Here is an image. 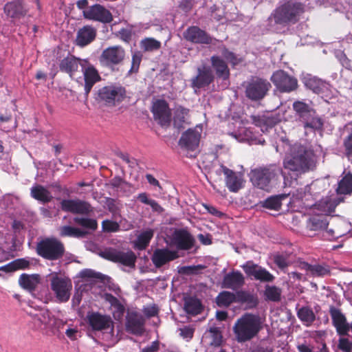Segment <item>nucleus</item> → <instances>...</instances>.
<instances>
[{
	"label": "nucleus",
	"mask_w": 352,
	"mask_h": 352,
	"mask_svg": "<svg viewBox=\"0 0 352 352\" xmlns=\"http://www.w3.org/2000/svg\"><path fill=\"white\" fill-rule=\"evenodd\" d=\"M322 153L320 146H316L315 150L305 146L295 144L291 146L289 152L283 160L285 169L303 174L314 170L316 167L317 158Z\"/></svg>",
	"instance_id": "f257e3e1"
},
{
	"label": "nucleus",
	"mask_w": 352,
	"mask_h": 352,
	"mask_svg": "<svg viewBox=\"0 0 352 352\" xmlns=\"http://www.w3.org/2000/svg\"><path fill=\"white\" fill-rule=\"evenodd\" d=\"M261 329L262 321L258 316L245 314L236 321L233 331L239 342H245L256 337Z\"/></svg>",
	"instance_id": "f03ea898"
},
{
	"label": "nucleus",
	"mask_w": 352,
	"mask_h": 352,
	"mask_svg": "<svg viewBox=\"0 0 352 352\" xmlns=\"http://www.w3.org/2000/svg\"><path fill=\"white\" fill-rule=\"evenodd\" d=\"M293 109L296 112V119L302 124L305 133L322 132L324 120L308 104L301 101H296L293 103Z\"/></svg>",
	"instance_id": "7ed1b4c3"
},
{
	"label": "nucleus",
	"mask_w": 352,
	"mask_h": 352,
	"mask_svg": "<svg viewBox=\"0 0 352 352\" xmlns=\"http://www.w3.org/2000/svg\"><path fill=\"white\" fill-rule=\"evenodd\" d=\"M304 12V6L296 0H287L277 7L269 17V21L285 25L296 23Z\"/></svg>",
	"instance_id": "20e7f679"
},
{
	"label": "nucleus",
	"mask_w": 352,
	"mask_h": 352,
	"mask_svg": "<svg viewBox=\"0 0 352 352\" xmlns=\"http://www.w3.org/2000/svg\"><path fill=\"white\" fill-rule=\"evenodd\" d=\"M283 174L282 168L276 164L256 168L250 172V180L252 184L262 190L269 191L271 182Z\"/></svg>",
	"instance_id": "39448f33"
},
{
	"label": "nucleus",
	"mask_w": 352,
	"mask_h": 352,
	"mask_svg": "<svg viewBox=\"0 0 352 352\" xmlns=\"http://www.w3.org/2000/svg\"><path fill=\"white\" fill-rule=\"evenodd\" d=\"M36 254L42 258L56 261L63 257L65 249L62 241L55 237H45L36 243Z\"/></svg>",
	"instance_id": "423d86ee"
},
{
	"label": "nucleus",
	"mask_w": 352,
	"mask_h": 352,
	"mask_svg": "<svg viewBox=\"0 0 352 352\" xmlns=\"http://www.w3.org/2000/svg\"><path fill=\"white\" fill-rule=\"evenodd\" d=\"M244 87L246 97L251 100L257 101L265 96L271 85L266 80L254 77L245 82Z\"/></svg>",
	"instance_id": "0eeeda50"
},
{
	"label": "nucleus",
	"mask_w": 352,
	"mask_h": 352,
	"mask_svg": "<svg viewBox=\"0 0 352 352\" xmlns=\"http://www.w3.org/2000/svg\"><path fill=\"white\" fill-rule=\"evenodd\" d=\"M100 255L109 261L119 263L123 265L134 267L136 256L131 250L123 251L113 248L104 249Z\"/></svg>",
	"instance_id": "6e6552de"
},
{
	"label": "nucleus",
	"mask_w": 352,
	"mask_h": 352,
	"mask_svg": "<svg viewBox=\"0 0 352 352\" xmlns=\"http://www.w3.org/2000/svg\"><path fill=\"white\" fill-rule=\"evenodd\" d=\"M126 95L125 89L120 85L105 86L98 90V100L109 105H115L123 100Z\"/></svg>",
	"instance_id": "1a4fd4ad"
},
{
	"label": "nucleus",
	"mask_w": 352,
	"mask_h": 352,
	"mask_svg": "<svg viewBox=\"0 0 352 352\" xmlns=\"http://www.w3.org/2000/svg\"><path fill=\"white\" fill-rule=\"evenodd\" d=\"M201 133L202 126L201 125H197L195 128L188 129L182 133L179 140V146L187 151H197L199 145Z\"/></svg>",
	"instance_id": "9d476101"
},
{
	"label": "nucleus",
	"mask_w": 352,
	"mask_h": 352,
	"mask_svg": "<svg viewBox=\"0 0 352 352\" xmlns=\"http://www.w3.org/2000/svg\"><path fill=\"white\" fill-rule=\"evenodd\" d=\"M51 288L58 300L65 302L69 299L72 284L70 280L55 275L51 279Z\"/></svg>",
	"instance_id": "9b49d317"
},
{
	"label": "nucleus",
	"mask_w": 352,
	"mask_h": 352,
	"mask_svg": "<svg viewBox=\"0 0 352 352\" xmlns=\"http://www.w3.org/2000/svg\"><path fill=\"white\" fill-rule=\"evenodd\" d=\"M271 80L280 92H291L298 86L297 79L283 70L275 72L271 77Z\"/></svg>",
	"instance_id": "f8f14e48"
},
{
	"label": "nucleus",
	"mask_w": 352,
	"mask_h": 352,
	"mask_svg": "<svg viewBox=\"0 0 352 352\" xmlns=\"http://www.w3.org/2000/svg\"><path fill=\"white\" fill-rule=\"evenodd\" d=\"M126 52L120 45H114L104 49L100 56V61L107 67L120 65L125 58Z\"/></svg>",
	"instance_id": "ddd939ff"
},
{
	"label": "nucleus",
	"mask_w": 352,
	"mask_h": 352,
	"mask_svg": "<svg viewBox=\"0 0 352 352\" xmlns=\"http://www.w3.org/2000/svg\"><path fill=\"white\" fill-rule=\"evenodd\" d=\"M87 322L93 331H109L113 332V322L109 316L98 312H88Z\"/></svg>",
	"instance_id": "4468645a"
},
{
	"label": "nucleus",
	"mask_w": 352,
	"mask_h": 352,
	"mask_svg": "<svg viewBox=\"0 0 352 352\" xmlns=\"http://www.w3.org/2000/svg\"><path fill=\"white\" fill-rule=\"evenodd\" d=\"M245 273L252 277L254 280L264 283H272L274 280V276L265 268L255 264L253 261H247L243 266Z\"/></svg>",
	"instance_id": "2eb2a0df"
},
{
	"label": "nucleus",
	"mask_w": 352,
	"mask_h": 352,
	"mask_svg": "<svg viewBox=\"0 0 352 352\" xmlns=\"http://www.w3.org/2000/svg\"><path fill=\"white\" fill-rule=\"evenodd\" d=\"M83 16L89 20L109 23L113 21V16L109 10L100 4H94L82 11Z\"/></svg>",
	"instance_id": "dca6fc26"
},
{
	"label": "nucleus",
	"mask_w": 352,
	"mask_h": 352,
	"mask_svg": "<svg viewBox=\"0 0 352 352\" xmlns=\"http://www.w3.org/2000/svg\"><path fill=\"white\" fill-rule=\"evenodd\" d=\"M84 76L85 94L87 96L96 82L100 80L98 70L87 60H82L80 64Z\"/></svg>",
	"instance_id": "f3484780"
},
{
	"label": "nucleus",
	"mask_w": 352,
	"mask_h": 352,
	"mask_svg": "<svg viewBox=\"0 0 352 352\" xmlns=\"http://www.w3.org/2000/svg\"><path fill=\"white\" fill-rule=\"evenodd\" d=\"M154 119L161 126H168L171 121V111L168 104L164 100H157L152 106Z\"/></svg>",
	"instance_id": "a211bd4d"
},
{
	"label": "nucleus",
	"mask_w": 352,
	"mask_h": 352,
	"mask_svg": "<svg viewBox=\"0 0 352 352\" xmlns=\"http://www.w3.org/2000/svg\"><path fill=\"white\" fill-rule=\"evenodd\" d=\"M194 243V238L184 229L175 230L170 237V244L178 250H188Z\"/></svg>",
	"instance_id": "6ab92c4d"
},
{
	"label": "nucleus",
	"mask_w": 352,
	"mask_h": 352,
	"mask_svg": "<svg viewBox=\"0 0 352 352\" xmlns=\"http://www.w3.org/2000/svg\"><path fill=\"white\" fill-rule=\"evenodd\" d=\"M145 320L143 316L136 312H129L126 317V329L135 336H142L144 332Z\"/></svg>",
	"instance_id": "aec40b11"
},
{
	"label": "nucleus",
	"mask_w": 352,
	"mask_h": 352,
	"mask_svg": "<svg viewBox=\"0 0 352 352\" xmlns=\"http://www.w3.org/2000/svg\"><path fill=\"white\" fill-rule=\"evenodd\" d=\"M303 82L306 87L322 97H327L331 92V85L316 76L308 74L303 78Z\"/></svg>",
	"instance_id": "412c9836"
},
{
	"label": "nucleus",
	"mask_w": 352,
	"mask_h": 352,
	"mask_svg": "<svg viewBox=\"0 0 352 352\" xmlns=\"http://www.w3.org/2000/svg\"><path fill=\"white\" fill-rule=\"evenodd\" d=\"M214 80V76L210 67L203 65L197 68V75L191 79V87L197 89L208 86Z\"/></svg>",
	"instance_id": "4be33fe9"
},
{
	"label": "nucleus",
	"mask_w": 352,
	"mask_h": 352,
	"mask_svg": "<svg viewBox=\"0 0 352 352\" xmlns=\"http://www.w3.org/2000/svg\"><path fill=\"white\" fill-rule=\"evenodd\" d=\"M61 208L66 212L82 214L93 211V208L88 202L80 199H64L61 201Z\"/></svg>",
	"instance_id": "5701e85b"
},
{
	"label": "nucleus",
	"mask_w": 352,
	"mask_h": 352,
	"mask_svg": "<svg viewBox=\"0 0 352 352\" xmlns=\"http://www.w3.org/2000/svg\"><path fill=\"white\" fill-rule=\"evenodd\" d=\"M183 36L186 41L194 43L210 44L212 42V38L197 26L187 28L184 32Z\"/></svg>",
	"instance_id": "b1692460"
},
{
	"label": "nucleus",
	"mask_w": 352,
	"mask_h": 352,
	"mask_svg": "<svg viewBox=\"0 0 352 352\" xmlns=\"http://www.w3.org/2000/svg\"><path fill=\"white\" fill-rule=\"evenodd\" d=\"M177 257L175 252L166 248H156L151 255V259L156 268H160Z\"/></svg>",
	"instance_id": "393cba45"
},
{
	"label": "nucleus",
	"mask_w": 352,
	"mask_h": 352,
	"mask_svg": "<svg viewBox=\"0 0 352 352\" xmlns=\"http://www.w3.org/2000/svg\"><path fill=\"white\" fill-rule=\"evenodd\" d=\"M329 314L337 333L340 336L347 334L350 330V324L347 322L346 318L341 310L332 306L329 309Z\"/></svg>",
	"instance_id": "a878e982"
},
{
	"label": "nucleus",
	"mask_w": 352,
	"mask_h": 352,
	"mask_svg": "<svg viewBox=\"0 0 352 352\" xmlns=\"http://www.w3.org/2000/svg\"><path fill=\"white\" fill-rule=\"evenodd\" d=\"M220 169L226 176V184L230 191L236 192L243 188V179L241 174L235 173L223 165H221Z\"/></svg>",
	"instance_id": "bb28decb"
},
{
	"label": "nucleus",
	"mask_w": 352,
	"mask_h": 352,
	"mask_svg": "<svg viewBox=\"0 0 352 352\" xmlns=\"http://www.w3.org/2000/svg\"><path fill=\"white\" fill-rule=\"evenodd\" d=\"M342 201V198L335 195L326 197L315 204L314 208L325 215L329 214L335 210L336 207Z\"/></svg>",
	"instance_id": "cd10ccee"
},
{
	"label": "nucleus",
	"mask_w": 352,
	"mask_h": 352,
	"mask_svg": "<svg viewBox=\"0 0 352 352\" xmlns=\"http://www.w3.org/2000/svg\"><path fill=\"white\" fill-rule=\"evenodd\" d=\"M97 30L91 25H85L80 28L77 32L76 44L80 47H85L96 38Z\"/></svg>",
	"instance_id": "c85d7f7f"
},
{
	"label": "nucleus",
	"mask_w": 352,
	"mask_h": 352,
	"mask_svg": "<svg viewBox=\"0 0 352 352\" xmlns=\"http://www.w3.org/2000/svg\"><path fill=\"white\" fill-rule=\"evenodd\" d=\"M244 276L239 271H232L223 277V287L232 290H236L244 284Z\"/></svg>",
	"instance_id": "c756f323"
},
{
	"label": "nucleus",
	"mask_w": 352,
	"mask_h": 352,
	"mask_svg": "<svg viewBox=\"0 0 352 352\" xmlns=\"http://www.w3.org/2000/svg\"><path fill=\"white\" fill-rule=\"evenodd\" d=\"M104 298L105 301L109 303L114 319L120 320L125 312V307L123 302L111 294H105Z\"/></svg>",
	"instance_id": "7c9ffc66"
},
{
	"label": "nucleus",
	"mask_w": 352,
	"mask_h": 352,
	"mask_svg": "<svg viewBox=\"0 0 352 352\" xmlns=\"http://www.w3.org/2000/svg\"><path fill=\"white\" fill-rule=\"evenodd\" d=\"M82 60L73 56H68L60 60L59 69L62 72L68 74L71 78H74L78 71Z\"/></svg>",
	"instance_id": "2f4dec72"
},
{
	"label": "nucleus",
	"mask_w": 352,
	"mask_h": 352,
	"mask_svg": "<svg viewBox=\"0 0 352 352\" xmlns=\"http://www.w3.org/2000/svg\"><path fill=\"white\" fill-rule=\"evenodd\" d=\"M230 135L239 142H248L250 144H263L265 142V140L257 137L251 129H243L239 134L232 133Z\"/></svg>",
	"instance_id": "473e14b6"
},
{
	"label": "nucleus",
	"mask_w": 352,
	"mask_h": 352,
	"mask_svg": "<svg viewBox=\"0 0 352 352\" xmlns=\"http://www.w3.org/2000/svg\"><path fill=\"white\" fill-rule=\"evenodd\" d=\"M5 14L12 19H20L26 14L27 10L20 1L8 2L4 6Z\"/></svg>",
	"instance_id": "72a5a7b5"
},
{
	"label": "nucleus",
	"mask_w": 352,
	"mask_h": 352,
	"mask_svg": "<svg viewBox=\"0 0 352 352\" xmlns=\"http://www.w3.org/2000/svg\"><path fill=\"white\" fill-rule=\"evenodd\" d=\"M329 225L327 218L324 215H314L310 217L306 223L309 231H320L326 229Z\"/></svg>",
	"instance_id": "f704fd0d"
},
{
	"label": "nucleus",
	"mask_w": 352,
	"mask_h": 352,
	"mask_svg": "<svg viewBox=\"0 0 352 352\" xmlns=\"http://www.w3.org/2000/svg\"><path fill=\"white\" fill-rule=\"evenodd\" d=\"M211 63L216 72L217 77L223 80H226L229 78V69L227 64L222 58L217 56H212L211 57Z\"/></svg>",
	"instance_id": "c9c22d12"
},
{
	"label": "nucleus",
	"mask_w": 352,
	"mask_h": 352,
	"mask_svg": "<svg viewBox=\"0 0 352 352\" xmlns=\"http://www.w3.org/2000/svg\"><path fill=\"white\" fill-rule=\"evenodd\" d=\"M251 118L254 124L256 126L259 127L261 131L263 133L268 131V130L272 129L276 123L274 118L265 115L253 116Z\"/></svg>",
	"instance_id": "e433bc0d"
},
{
	"label": "nucleus",
	"mask_w": 352,
	"mask_h": 352,
	"mask_svg": "<svg viewBox=\"0 0 352 352\" xmlns=\"http://www.w3.org/2000/svg\"><path fill=\"white\" fill-rule=\"evenodd\" d=\"M31 196L43 203H48L53 199L52 193L41 185H35L31 188Z\"/></svg>",
	"instance_id": "4c0bfd02"
},
{
	"label": "nucleus",
	"mask_w": 352,
	"mask_h": 352,
	"mask_svg": "<svg viewBox=\"0 0 352 352\" xmlns=\"http://www.w3.org/2000/svg\"><path fill=\"white\" fill-rule=\"evenodd\" d=\"M189 109L182 106L175 107L173 115V124L176 128L183 127L184 124L188 123Z\"/></svg>",
	"instance_id": "58836bf2"
},
{
	"label": "nucleus",
	"mask_w": 352,
	"mask_h": 352,
	"mask_svg": "<svg viewBox=\"0 0 352 352\" xmlns=\"http://www.w3.org/2000/svg\"><path fill=\"white\" fill-rule=\"evenodd\" d=\"M39 283L38 274H23L20 276L19 283L20 286L28 291H33Z\"/></svg>",
	"instance_id": "ea45409f"
},
{
	"label": "nucleus",
	"mask_w": 352,
	"mask_h": 352,
	"mask_svg": "<svg viewBox=\"0 0 352 352\" xmlns=\"http://www.w3.org/2000/svg\"><path fill=\"white\" fill-rule=\"evenodd\" d=\"M30 261L28 258H17L7 265L1 266V270L11 272L19 270H25L30 267Z\"/></svg>",
	"instance_id": "a19ab883"
},
{
	"label": "nucleus",
	"mask_w": 352,
	"mask_h": 352,
	"mask_svg": "<svg viewBox=\"0 0 352 352\" xmlns=\"http://www.w3.org/2000/svg\"><path fill=\"white\" fill-rule=\"evenodd\" d=\"M236 302L241 304H246L248 307H255L258 304L257 297L245 291H240L236 294Z\"/></svg>",
	"instance_id": "79ce46f5"
},
{
	"label": "nucleus",
	"mask_w": 352,
	"mask_h": 352,
	"mask_svg": "<svg viewBox=\"0 0 352 352\" xmlns=\"http://www.w3.org/2000/svg\"><path fill=\"white\" fill-rule=\"evenodd\" d=\"M154 230L147 228L143 230L138 236L135 242V247L139 250H144L148 245L151 239L153 237Z\"/></svg>",
	"instance_id": "37998d69"
},
{
	"label": "nucleus",
	"mask_w": 352,
	"mask_h": 352,
	"mask_svg": "<svg viewBox=\"0 0 352 352\" xmlns=\"http://www.w3.org/2000/svg\"><path fill=\"white\" fill-rule=\"evenodd\" d=\"M338 195H349L352 193V174L348 173L338 182L336 189Z\"/></svg>",
	"instance_id": "c03bdc74"
},
{
	"label": "nucleus",
	"mask_w": 352,
	"mask_h": 352,
	"mask_svg": "<svg viewBox=\"0 0 352 352\" xmlns=\"http://www.w3.org/2000/svg\"><path fill=\"white\" fill-rule=\"evenodd\" d=\"M184 309L188 314L197 315L201 311L202 306L199 299L189 297L185 298Z\"/></svg>",
	"instance_id": "a18cd8bd"
},
{
	"label": "nucleus",
	"mask_w": 352,
	"mask_h": 352,
	"mask_svg": "<svg viewBox=\"0 0 352 352\" xmlns=\"http://www.w3.org/2000/svg\"><path fill=\"white\" fill-rule=\"evenodd\" d=\"M298 318L306 325H310L316 318L313 310L309 307H302L297 311Z\"/></svg>",
	"instance_id": "49530a36"
},
{
	"label": "nucleus",
	"mask_w": 352,
	"mask_h": 352,
	"mask_svg": "<svg viewBox=\"0 0 352 352\" xmlns=\"http://www.w3.org/2000/svg\"><path fill=\"white\" fill-rule=\"evenodd\" d=\"M264 295L267 300L278 302L281 297V289L275 285H267L265 287Z\"/></svg>",
	"instance_id": "de8ad7c7"
},
{
	"label": "nucleus",
	"mask_w": 352,
	"mask_h": 352,
	"mask_svg": "<svg viewBox=\"0 0 352 352\" xmlns=\"http://www.w3.org/2000/svg\"><path fill=\"white\" fill-rule=\"evenodd\" d=\"M59 234L61 236L82 237L86 232L79 228L69 226H64L59 228Z\"/></svg>",
	"instance_id": "09e8293b"
},
{
	"label": "nucleus",
	"mask_w": 352,
	"mask_h": 352,
	"mask_svg": "<svg viewBox=\"0 0 352 352\" xmlns=\"http://www.w3.org/2000/svg\"><path fill=\"white\" fill-rule=\"evenodd\" d=\"M236 302V294L230 292H222L217 297V303L220 307H228Z\"/></svg>",
	"instance_id": "8fccbe9b"
},
{
	"label": "nucleus",
	"mask_w": 352,
	"mask_h": 352,
	"mask_svg": "<svg viewBox=\"0 0 352 352\" xmlns=\"http://www.w3.org/2000/svg\"><path fill=\"white\" fill-rule=\"evenodd\" d=\"M285 197L283 195L270 197L263 201L262 206L267 209L278 210L281 207V199Z\"/></svg>",
	"instance_id": "3c124183"
},
{
	"label": "nucleus",
	"mask_w": 352,
	"mask_h": 352,
	"mask_svg": "<svg viewBox=\"0 0 352 352\" xmlns=\"http://www.w3.org/2000/svg\"><path fill=\"white\" fill-rule=\"evenodd\" d=\"M142 50L147 52H152L160 48L161 43L153 38H146L140 43Z\"/></svg>",
	"instance_id": "603ef678"
},
{
	"label": "nucleus",
	"mask_w": 352,
	"mask_h": 352,
	"mask_svg": "<svg viewBox=\"0 0 352 352\" xmlns=\"http://www.w3.org/2000/svg\"><path fill=\"white\" fill-rule=\"evenodd\" d=\"M37 317L38 320L47 327H52L56 324L57 322H61V321L52 316L48 311H43Z\"/></svg>",
	"instance_id": "864d4df0"
},
{
	"label": "nucleus",
	"mask_w": 352,
	"mask_h": 352,
	"mask_svg": "<svg viewBox=\"0 0 352 352\" xmlns=\"http://www.w3.org/2000/svg\"><path fill=\"white\" fill-rule=\"evenodd\" d=\"M74 221L78 226L92 230H96L98 227L97 221L94 219L85 217H75L74 219Z\"/></svg>",
	"instance_id": "5fc2aeb1"
},
{
	"label": "nucleus",
	"mask_w": 352,
	"mask_h": 352,
	"mask_svg": "<svg viewBox=\"0 0 352 352\" xmlns=\"http://www.w3.org/2000/svg\"><path fill=\"white\" fill-rule=\"evenodd\" d=\"M338 349L342 352H352V340L346 337H340L338 342Z\"/></svg>",
	"instance_id": "6e6d98bb"
},
{
	"label": "nucleus",
	"mask_w": 352,
	"mask_h": 352,
	"mask_svg": "<svg viewBox=\"0 0 352 352\" xmlns=\"http://www.w3.org/2000/svg\"><path fill=\"white\" fill-rule=\"evenodd\" d=\"M274 262L280 270L284 272L289 264L287 257L280 254H276L274 256Z\"/></svg>",
	"instance_id": "4d7b16f0"
},
{
	"label": "nucleus",
	"mask_w": 352,
	"mask_h": 352,
	"mask_svg": "<svg viewBox=\"0 0 352 352\" xmlns=\"http://www.w3.org/2000/svg\"><path fill=\"white\" fill-rule=\"evenodd\" d=\"M310 274L314 276H324L330 274V270L327 266L314 265Z\"/></svg>",
	"instance_id": "13d9d810"
},
{
	"label": "nucleus",
	"mask_w": 352,
	"mask_h": 352,
	"mask_svg": "<svg viewBox=\"0 0 352 352\" xmlns=\"http://www.w3.org/2000/svg\"><path fill=\"white\" fill-rule=\"evenodd\" d=\"M102 230L107 232H114L119 230V224L111 220H104L102 223Z\"/></svg>",
	"instance_id": "bf43d9fd"
},
{
	"label": "nucleus",
	"mask_w": 352,
	"mask_h": 352,
	"mask_svg": "<svg viewBox=\"0 0 352 352\" xmlns=\"http://www.w3.org/2000/svg\"><path fill=\"white\" fill-rule=\"evenodd\" d=\"M142 55L140 52H136L133 54L132 56V61H131V67L129 70V72H137L138 71L141 60H142Z\"/></svg>",
	"instance_id": "052dcab7"
},
{
	"label": "nucleus",
	"mask_w": 352,
	"mask_h": 352,
	"mask_svg": "<svg viewBox=\"0 0 352 352\" xmlns=\"http://www.w3.org/2000/svg\"><path fill=\"white\" fill-rule=\"evenodd\" d=\"M158 311V307L154 304L144 306L142 309V312L147 318H151L157 316Z\"/></svg>",
	"instance_id": "680f3d73"
},
{
	"label": "nucleus",
	"mask_w": 352,
	"mask_h": 352,
	"mask_svg": "<svg viewBox=\"0 0 352 352\" xmlns=\"http://www.w3.org/2000/svg\"><path fill=\"white\" fill-rule=\"evenodd\" d=\"M117 155L128 164L129 166L133 167L136 165L135 160L134 158H130L128 154L120 152L117 153Z\"/></svg>",
	"instance_id": "e2e57ef3"
},
{
	"label": "nucleus",
	"mask_w": 352,
	"mask_h": 352,
	"mask_svg": "<svg viewBox=\"0 0 352 352\" xmlns=\"http://www.w3.org/2000/svg\"><path fill=\"white\" fill-rule=\"evenodd\" d=\"M65 334L70 340H75L77 339L79 332L76 327H69L66 329Z\"/></svg>",
	"instance_id": "0e129e2a"
},
{
	"label": "nucleus",
	"mask_w": 352,
	"mask_h": 352,
	"mask_svg": "<svg viewBox=\"0 0 352 352\" xmlns=\"http://www.w3.org/2000/svg\"><path fill=\"white\" fill-rule=\"evenodd\" d=\"M222 55L226 58L228 60L231 62L233 65L236 63V58L234 53L228 51L227 49L224 48L222 52Z\"/></svg>",
	"instance_id": "69168bd1"
},
{
	"label": "nucleus",
	"mask_w": 352,
	"mask_h": 352,
	"mask_svg": "<svg viewBox=\"0 0 352 352\" xmlns=\"http://www.w3.org/2000/svg\"><path fill=\"white\" fill-rule=\"evenodd\" d=\"M119 35L122 40L128 42L131 38V31L127 29L122 28L119 31Z\"/></svg>",
	"instance_id": "338daca9"
},
{
	"label": "nucleus",
	"mask_w": 352,
	"mask_h": 352,
	"mask_svg": "<svg viewBox=\"0 0 352 352\" xmlns=\"http://www.w3.org/2000/svg\"><path fill=\"white\" fill-rule=\"evenodd\" d=\"M344 144L347 153L352 155V132L346 136Z\"/></svg>",
	"instance_id": "774afa93"
}]
</instances>
